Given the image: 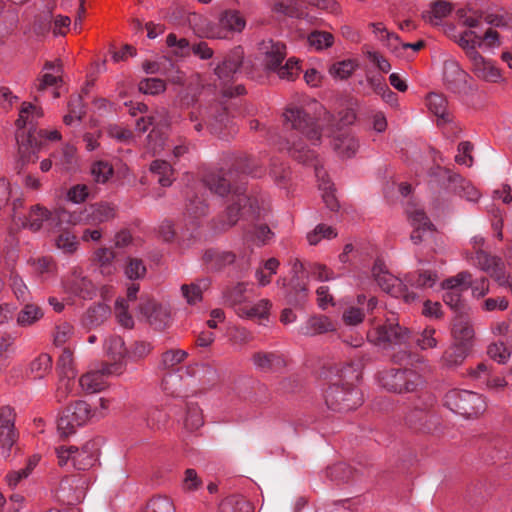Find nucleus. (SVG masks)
I'll use <instances>...</instances> for the list:
<instances>
[{"instance_id":"nucleus-32","label":"nucleus","mask_w":512,"mask_h":512,"mask_svg":"<svg viewBox=\"0 0 512 512\" xmlns=\"http://www.w3.org/2000/svg\"><path fill=\"white\" fill-rule=\"evenodd\" d=\"M88 225H99L113 219L115 208L108 203H96L86 207Z\"/></svg>"},{"instance_id":"nucleus-13","label":"nucleus","mask_w":512,"mask_h":512,"mask_svg":"<svg viewBox=\"0 0 512 512\" xmlns=\"http://www.w3.org/2000/svg\"><path fill=\"white\" fill-rule=\"evenodd\" d=\"M246 26L244 17L236 10L223 11L216 22L208 25L207 36L213 39H228L240 33Z\"/></svg>"},{"instance_id":"nucleus-14","label":"nucleus","mask_w":512,"mask_h":512,"mask_svg":"<svg viewBox=\"0 0 512 512\" xmlns=\"http://www.w3.org/2000/svg\"><path fill=\"white\" fill-rule=\"evenodd\" d=\"M372 274L379 287L386 293L396 298H403L405 302H411L418 298V295L409 291V288L399 278L385 270L381 263H375Z\"/></svg>"},{"instance_id":"nucleus-33","label":"nucleus","mask_w":512,"mask_h":512,"mask_svg":"<svg viewBox=\"0 0 512 512\" xmlns=\"http://www.w3.org/2000/svg\"><path fill=\"white\" fill-rule=\"evenodd\" d=\"M238 192V190H236ZM251 200L246 195L242 193H237L236 201L230 205L225 213L226 220L222 224V229H227L232 227L237 223L239 217L242 216L245 212H241L246 209L249 204V208H252Z\"/></svg>"},{"instance_id":"nucleus-38","label":"nucleus","mask_w":512,"mask_h":512,"mask_svg":"<svg viewBox=\"0 0 512 512\" xmlns=\"http://www.w3.org/2000/svg\"><path fill=\"white\" fill-rule=\"evenodd\" d=\"M470 351V349L452 343V345L443 353L442 362L448 368L457 367L464 362Z\"/></svg>"},{"instance_id":"nucleus-53","label":"nucleus","mask_w":512,"mask_h":512,"mask_svg":"<svg viewBox=\"0 0 512 512\" xmlns=\"http://www.w3.org/2000/svg\"><path fill=\"white\" fill-rule=\"evenodd\" d=\"M336 236L337 233L333 227L325 224H319L312 232L307 234V240L310 245H316L321 241V239H332Z\"/></svg>"},{"instance_id":"nucleus-25","label":"nucleus","mask_w":512,"mask_h":512,"mask_svg":"<svg viewBox=\"0 0 512 512\" xmlns=\"http://www.w3.org/2000/svg\"><path fill=\"white\" fill-rule=\"evenodd\" d=\"M120 253L106 247L98 248L92 256V263L103 276H111L117 271L116 262L119 261Z\"/></svg>"},{"instance_id":"nucleus-16","label":"nucleus","mask_w":512,"mask_h":512,"mask_svg":"<svg viewBox=\"0 0 512 512\" xmlns=\"http://www.w3.org/2000/svg\"><path fill=\"white\" fill-rule=\"evenodd\" d=\"M15 411L10 406H4L0 409V445L1 454L8 458L11 449L18 439V433L15 430Z\"/></svg>"},{"instance_id":"nucleus-57","label":"nucleus","mask_w":512,"mask_h":512,"mask_svg":"<svg viewBox=\"0 0 512 512\" xmlns=\"http://www.w3.org/2000/svg\"><path fill=\"white\" fill-rule=\"evenodd\" d=\"M138 87L144 94L158 95L165 91L166 83L160 78H146L140 81Z\"/></svg>"},{"instance_id":"nucleus-11","label":"nucleus","mask_w":512,"mask_h":512,"mask_svg":"<svg viewBox=\"0 0 512 512\" xmlns=\"http://www.w3.org/2000/svg\"><path fill=\"white\" fill-rule=\"evenodd\" d=\"M380 384L395 393L413 392L424 383L423 377L411 369H390L381 373Z\"/></svg>"},{"instance_id":"nucleus-54","label":"nucleus","mask_w":512,"mask_h":512,"mask_svg":"<svg viewBox=\"0 0 512 512\" xmlns=\"http://www.w3.org/2000/svg\"><path fill=\"white\" fill-rule=\"evenodd\" d=\"M91 174L95 182L104 184L113 175V167L106 161H97L91 167Z\"/></svg>"},{"instance_id":"nucleus-31","label":"nucleus","mask_w":512,"mask_h":512,"mask_svg":"<svg viewBox=\"0 0 512 512\" xmlns=\"http://www.w3.org/2000/svg\"><path fill=\"white\" fill-rule=\"evenodd\" d=\"M106 354L111 360L110 363H117L120 367V374L123 372V360L127 354L125 341L121 336H111L105 343Z\"/></svg>"},{"instance_id":"nucleus-62","label":"nucleus","mask_w":512,"mask_h":512,"mask_svg":"<svg viewBox=\"0 0 512 512\" xmlns=\"http://www.w3.org/2000/svg\"><path fill=\"white\" fill-rule=\"evenodd\" d=\"M487 353L494 361L505 364L510 358V351L503 342H495L488 346Z\"/></svg>"},{"instance_id":"nucleus-40","label":"nucleus","mask_w":512,"mask_h":512,"mask_svg":"<svg viewBox=\"0 0 512 512\" xmlns=\"http://www.w3.org/2000/svg\"><path fill=\"white\" fill-rule=\"evenodd\" d=\"M52 370V358L49 354L42 353L29 365V373L33 379H42Z\"/></svg>"},{"instance_id":"nucleus-49","label":"nucleus","mask_w":512,"mask_h":512,"mask_svg":"<svg viewBox=\"0 0 512 512\" xmlns=\"http://www.w3.org/2000/svg\"><path fill=\"white\" fill-rule=\"evenodd\" d=\"M370 26L377 39L383 42L384 45L391 49L397 48L400 41L395 33L389 32L382 23H371Z\"/></svg>"},{"instance_id":"nucleus-22","label":"nucleus","mask_w":512,"mask_h":512,"mask_svg":"<svg viewBox=\"0 0 512 512\" xmlns=\"http://www.w3.org/2000/svg\"><path fill=\"white\" fill-rule=\"evenodd\" d=\"M469 74L464 71L459 63L455 60H447L444 63L443 79L454 92H460L467 86Z\"/></svg>"},{"instance_id":"nucleus-60","label":"nucleus","mask_w":512,"mask_h":512,"mask_svg":"<svg viewBox=\"0 0 512 512\" xmlns=\"http://www.w3.org/2000/svg\"><path fill=\"white\" fill-rule=\"evenodd\" d=\"M319 189L322 191V198L327 208L331 211H336L339 208V203L335 196L332 183L329 180L322 179L319 183Z\"/></svg>"},{"instance_id":"nucleus-43","label":"nucleus","mask_w":512,"mask_h":512,"mask_svg":"<svg viewBox=\"0 0 512 512\" xmlns=\"http://www.w3.org/2000/svg\"><path fill=\"white\" fill-rule=\"evenodd\" d=\"M50 216L51 213L46 208L40 205L32 206L24 226L36 232L41 229L44 221L48 220Z\"/></svg>"},{"instance_id":"nucleus-36","label":"nucleus","mask_w":512,"mask_h":512,"mask_svg":"<svg viewBox=\"0 0 512 512\" xmlns=\"http://www.w3.org/2000/svg\"><path fill=\"white\" fill-rule=\"evenodd\" d=\"M182 427L187 432H194L204 425V417L201 408L197 404H188L185 415L180 421Z\"/></svg>"},{"instance_id":"nucleus-5","label":"nucleus","mask_w":512,"mask_h":512,"mask_svg":"<svg viewBox=\"0 0 512 512\" xmlns=\"http://www.w3.org/2000/svg\"><path fill=\"white\" fill-rule=\"evenodd\" d=\"M445 406L465 418L478 417L486 410V401L482 395L461 389H452L445 394Z\"/></svg>"},{"instance_id":"nucleus-9","label":"nucleus","mask_w":512,"mask_h":512,"mask_svg":"<svg viewBox=\"0 0 512 512\" xmlns=\"http://www.w3.org/2000/svg\"><path fill=\"white\" fill-rule=\"evenodd\" d=\"M410 338V332L401 327L393 319L375 327L368 332V340L381 349H394L396 346H404Z\"/></svg>"},{"instance_id":"nucleus-47","label":"nucleus","mask_w":512,"mask_h":512,"mask_svg":"<svg viewBox=\"0 0 512 512\" xmlns=\"http://www.w3.org/2000/svg\"><path fill=\"white\" fill-rule=\"evenodd\" d=\"M235 254L228 251H213L208 250L204 254V260L213 268H221L223 266L232 264L235 261Z\"/></svg>"},{"instance_id":"nucleus-30","label":"nucleus","mask_w":512,"mask_h":512,"mask_svg":"<svg viewBox=\"0 0 512 512\" xmlns=\"http://www.w3.org/2000/svg\"><path fill=\"white\" fill-rule=\"evenodd\" d=\"M252 362L261 371H278L286 365L283 355L276 352H257L252 356Z\"/></svg>"},{"instance_id":"nucleus-56","label":"nucleus","mask_w":512,"mask_h":512,"mask_svg":"<svg viewBox=\"0 0 512 512\" xmlns=\"http://www.w3.org/2000/svg\"><path fill=\"white\" fill-rule=\"evenodd\" d=\"M188 353L185 350L181 349H171L162 354L161 358V367L164 369H171L174 366L183 362Z\"/></svg>"},{"instance_id":"nucleus-51","label":"nucleus","mask_w":512,"mask_h":512,"mask_svg":"<svg viewBox=\"0 0 512 512\" xmlns=\"http://www.w3.org/2000/svg\"><path fill=\"white\" fill-rule=\"evenodd\" d=\"M274 237V233L267 225H257L247 235V239L258 246H262L271 241Z\"/></svg>"},{"instance_id":"nucleus-12","label":"nucleus","mask_w":512,"mask_h":512,"mask_svg":"<svg viewBox=\"0 0 512 512\" xmlns=\"http://www.w3.org/2000/svg\"><path fill=\"white\" fill-rule=\"evenodd\" d=\"M118 374H120V367L117 363L96 362L81 375L79 385L85 393H98L106 388L109 376Z\"/></svg>"},{"instance_id":"nucleus-35","label":"nucleus","mask_w":512,"mask_h":512,"mask_svg":"<svg viewBox=\"0 0 512 512\" xmlns=\"http://www.w3.org/2000/svg\"><path fill=\"white\" fill-rule=\"evenodd\" d=\"M452 12V5L445 0H436L431 4L429 10L423 12V19L432 24L440 25L442 20L446 18Z\"/></svg>"},{"instance_id":"nucleus-46","label":"nucleus","mask_w":512,"mask_h":512,"mask_svg":"<svg viewBox=\"0 0 512 512\" xmlns=\"http://www.w3.org/2000/svg\"><path fill=\"white\" fill-rule=\"evenodd\" d=\"M466 34H472L469 37L471 40H479V42L475 43V49L480 47L484 41H486L491 47L498 46L500 43L498 32L491 28L487 29L483 34L476 30H466L460 33L459 38H463Z\"/></svg>"},{"instance_id":"nucleus-58","label":"nucleus","mask_w":512,"mask_h":512,"mask_svg":"<svg viewBox=\"0 0 512 512\" xmlns=\"http://www.w3.org/2000/svg\"><path fill=\"white\" fill-rule=\"evenodd\" d=\"M87 215L86 208L83 210H75L73 212L62 209L58 212L57 217L61 222H67L71 225H80L88 224Z\"/></svg>"},{"instance_id":"nucleus-7","label":"nucleus","mask_w":512,"mask_h":512,"mask_svg":"<svg viewBox=\"0 0 512 512\" xmlns=\"http://www.w3.org/2000/svg\"><path fill=\"white\" fill-rule=\"evenodd\" d=\"M472 34H466L458 39L459 46L465 51L471 63V71L474 75L486 82L496 83L502 80L501 71L495 66L493 61L484 58L476 49L475 43L479 40H471Z\"/></svg>"},{"instance_id":"nucleus-1","label":"nucleus","mask_w":512,"mask_h":512,"mask_svg":"<svg viewBox=\"0 0 512 512\" xmlns=\"http://www.w3.org/2000/svg\"><path fill=\"white\" fill-rule=\"evenodd\" d=\"M311 109L319 114L317 122L310 117L308 111L298 106L287 107L283 116L287 127L300 133L313 145H317L323 136L330 137L335 133L332 125L333 116L316 101L311 104Z\"/></svg>"},{"instance_id":"nucleus-39","label":"nucleus","mask_w":512,"mask_h":512,"mask_svg":"<svg viewBox=\"0 0 512 512\" xmlns=\"http://www.w3.org/2000/svg\"><path fill=\"white\" fill-rule=\"evenodd\" d=\"M358 66L357 60L345 59L333 63L329 67L328 72L330 76L336 80H346L354 73Z\"/></svg>"},{"instance_id":"nucleus-20","label":"nucleus","mask_w":512,"mask_h":512,"mask_svg":"<svg viewBox=\"0 0 512 512\" xmlns=\"http://www.w3.org/2000/svg\"><path fill=\"white\" fill-rule=\"evenodd\" d=\"M474 264L490 277L494 278L500 285H504L507 282L504 273V264L500 258L490 256L485 251L479 249L476 251Z\"/></svg>"},{"instance_id":"nucleus-19","label":"nucleus","mask_w":512,"mask_h":512,"mask_svg":"<svg viewBox=\"0 0 512 512\" xmlns=\"http://www.w3.org/2000/svg\"><path fill=\"white\" fill-rule=\"evenodd\" d=\"M262 65L267 71L275 70L286 57V46L274 40H263L259 44Z\"/></svg>"},{"instance_id":"nucleus-29","label":"nucleus","mask_w":512,"mask_h":512,"mask_svg":"<svg viewBox=\"0 0 512 512\" xmlns=\"http://www.w3.org/2000/svg\"><path fill=\"white\" fill-rule=\"evenodd\" d=\"M335 330L333 321L325 315L310 317L300 328L299 333L304 336H314Z\"/></svg>"},{"instance_id":"nucleus-50","label":"nucleus","mask_w":512,"mask_h":512,"mask_svg":"<svg viewBox=\"0 0 512 512\" xmlns=\"http://www.w3.org/2000/svg\"><path fill=\"white\" fill-rule=\"evenodd\" d=\"M55 244L63 253L73 254L78 249L79 242L74 234L64 231L56 238Z\"/></svg>"},{"instance_id":"nucleus-61","label":"nucleus","mask_w":512,"mask_h":512,"mask_svg":"<svg viewBox=\"0 0 512 512\" xmlns=\"http://www.w3.org/2000/svg\"><path fill=\"white\" fill-rule=\"evenodd\" d=\"M274 71L281 79L294 80L299 75L300 67L297 60L290 58L284 65L280 64Z\"/></svg>"},{"instance_id":"nucleus-2","label":"nucleus","mask_w":512,"mask_h":512,"mask_svg":"<svg viewBox=\"0 0 512 512\" xmlns=\"http://www.w3.org/2000/svg\"><path fill=\"white\" fill-rule=\"evenodd\" d=\"M139 285L130 284V329L133 327V320L148 323L157 330L164 329L170 321L168 308L148 295L136 296Z\"/></svg>"},{"instance_id":"nucleus-37","label":"nucleus","mask_w":512,"mask_h":512,"mask_svg":"<svg viewBox=\"0 0 512 512\" xmlns=\"http://www.w3.org/2000/svg\"><path fill=\"white\" fill-rule=\"evenodd\" d=\"M448 180L457 184V193L467 199L468 201H477L480 197L479 191L468 181L461 178L460 175L453 173L449 170H445Z\"/></svg>"},{"instance_id":"nucleus-45","label":"nucleus","mask_w":512,"mask_h":512,"mask_svg":"<svg viewBox=\"0 0 512 512\" xmlns=\"http://www.w3.org/2000/svg\"><path fill=\"white\" fill-rule=\"evenodd\" d=\"M109 313L108 306L104 304L91 306L85 314L84 322L90 327L99 326L108 317Z\"/></svg>"},{"instance_id":"nucleus-41","label":"nucleus","mask_w":512,"mask_h":512,"mask_svg":"<svg viewBox=\"0 0 512 512\" xmlns=\"http://www.w3.org/2000/svg\"><path fill=\"white\" fill-rule=\"evenodd\" d=\"M150 171L159 176L158 182L162 187H168L174 181V170L165 160H154L150 165Z\"/></svg>"},{"instance_id":"nucleus-6","label":"nucleus","mask_w":512,"mask_h":512,"mask_svg":"<svg viewBox=\"0 0 512 512\" xmlns=\"http://www.w3.org/2000/svg\"><path fill=\"white\" fill-rule=\"evenodd\" d=\"M97 452L98 447L95 441H88L81 448L63 445L55 449L60 467L71 462L73 468L79 471H87L95 465Z\"/></svg>"},{"instance_id":"nucleus-34","label":"nucleus","mask_w":512,"mask_h":512,"mask_svg":"<svg viewBox=\"0 0 512 512\" xmlns=\"http://www.w3.org/2000/svg\"><path fill=\"white\" fill-rule=\"evenodd\" d=\"M438 280L437 274L430 270L417 271L405 276L407 287L425 290L434 287Z\"/></svg>"},{"instance_id":"nucleus-3","label":"nucleus","mask_w":512,"mask_h":512,"mask_svg":"<svg viewBox=\"0 0 512 512\" xmlns=\"http://www.w3.org/2000/svg\"><path fill=\"white\" fill-rule=\"evenodd\" d=\"M255 290L252 285L248 283H237L231 288H228L224 294V303L233 309L235 314L241 319H265L269 315L271 309V302L268 299L262 298L258 300V305L255 308L246 309V304L249 299L255 296Z\"/></svg>"},{"instance_id":"nucleus-52","label":"nucleus","mask_w":512,"mask_h":512,"mask_svg":"<svg viewBox=\"0 0 512 512\" xmlns=\"http://www.w3.org/2000/svg\"><path fill=\"white\" fill-rule=\"evenodd\" d=\"M148 139V149L151 151L153 155L162 154L167 148H170V145L167 142V139L154 128L147 136Z\"/></svg>"},{"instance_id":"nucleus-4","label":"nucleus","mask_w":512,"mask_h":512,"mask_svg":"<svg viewBox=\"0 0 512 512\" xmlns=\"http://www.w3.org/2000/svg\"><path fill=\"white\" fill-rule=\"evenodd\" d=\"M32 109L35 105L29 102H23L19 112V117L15 122L17 127L16 140L18 143V150L21 160L24 163L35 162L38 159V151L41 142H38L35 136L36 129L32 120Z\"/></svg>"},{"instance_id":"nucleus-8","label":"nucleus","mask_w":512,"mask_h":512,"mask_svg":"<svg viewBox=\"0 0 512 512\" xmlns=\"http://www.w3.org/2000/svg\"><path fill=\"white\" fill-rule=\"evenodd\" d=\"M324 399L327 407L337 412L354 410L363 402L360 391L351 385H344L341 379L325 390Z\"/></svg>"},{"instance_id":"nucleus-26","label":"nucleus","mask_w":512,"mask_h":512,"mask_svg":"<svg viewBox=\"0 0 512 512\" xmlns=\"http://www.w3.org/2000/svg\"><path fill=\"white\" fill-rule=\"evenodd\" d=\"M332 146L339 157L351 158L358 151L359 143L350 132L338 129L333 135Z\"/></svg>"},{"instance_id":"nucleus-63","label":"nucleus","mask_w":512,"mask_h":512,"mask_svg":"<svg viewBox=\"0 0 512 512\" xmlns=\"http://www.w3.org/2000/svg\"><path fill=\"white\" fill-rule=\"evenodd\" d=\"M273 10L276 13L291 17V18H300L303 15V11L299 8L297 2L289 1V2H277L274 4Z\"/></svg>"},{"instance_id":"nucleus-55","label":"nucleus","mask_w":512,"mask_h":512,"mask_svg":"<svg viewBox=\"0 0 512 512\" xmlns=\"http://www.w3.org/2000/svg\"><path fill=\"white\" fill-rule=\"evenodd\" d=\"M74 328L68 322H62L55 326L53 332V342L55 346L65 345L73 336Z\"/></svg>"},{"instance_id":"nucleus-28","label":"nucleus","mask_w":512,"mask_h":512,"mask_svg":"<svg viewBox=\"0 0 512 512\" xmlns=\"http://www.w3.org/2000/svg\"><path fill=\"white\" fill-rule=\"evenodd\" d=\"M428 110L437 118L438 125L451 122L452 117L448 109L447 99L438 93H430L426 97Z\"/></svg>"},{"instance_id":"nucleus-17","label":"nucleus","mask_w":512,"mask_h":512,"mask_svg":"<svg viewBox=\"0 0 512 512\" xmlns=\"http://www.w3.org/2000/svg\"><path fill=\"white\" fill-rule=\"evenodd\" d=\"M459 21L466 26L468 30H476L485 22L495 27H503L507 25V20L499 14H483L472 9H459L457 11Z\"/></svg>"},{"instance_id":"nucleus-59","label":"nucleus","mask_w":512,"mask_h":512,"mask_svg":"<svg viewBox=\"0 0 512 512\" xmlns=\"http://www.w3.org/2000/svg\"><path fill=\"white\" fill-rule=\"evenodd\" d=\"M365 318V309L361 306H349L343 314L342 320L348 326H357L363 322Z\"/></svg>"},{"instance_id":"nucleus-23","label":"nucleus","mask_w":512,"mask_h":512,"mask_svg":"<svg viewBox=\"0 0 512 512\" xmlns=\"http://www.w3.org/2000/svg\"><path fill=\"white\" fill-rule=\"evenodd\" d=\"M407 214L413 227L411 240L415 244H418L423 240L424 234L431 232L433 225L425 212L415 205H411L407 208Z\"/></svg>"},{"instance_id":"nucleus-24","label":"nucleus","mask_w":512,"mask_h":512,"mask_svg":"<svg viewBox=\"0 0 512 512\" xmlns=\"http://www.w3.org/2000/svg\"><path fill=\"white\" fill-rule=\"evenodd\" d=\"M244 58L242 47L237 46L230 51L221 64L215 68V74L224 82L233 79L238 72Z\"/></svg>"},{"instance_id":"nucleus-21","label":"nucleus","mask_w":512,"mask_h":512,"mask_svg":"<svg viewBox=\"0 0 512 512\" xmlns=\"http://www.w3.org/2000/svg\"><path fill=\"white\" fill-rule=\"evenodd\" d=\"M453 343L472 349L474 345L475 331L468 316L459 314L452 326Z\"/></svg>"},{"instance_id":"nucleus-42","label":"nucleus","mask_w":512,"mask_h":512,"mask_svg":"<svg viewBox=\"0 0 512 512\" xmlns=\"http://www.w3.org/2000/svg\"><path fill=\"white\" fill-rule=\"evenodd\" d=\"M42 309L35 304H25L17 315V324L22 327L30 326L43 317Z\"/></svg>"},{"instance_id":"nucleus-64","label":"nucleus","mask_w":512,"mask_h":512,"mask_svg":"<svg viewBox=\"0 0 512 512\" xmlns=\"http://www.w3.org/2000/svg\"><path fill=\"white\" fill-rule=\"evenodd\" d=\"M10 286L12 288V291H13L15 297L19 301H21V302L28 301L30 292L21 277H19L16 274H11Z\"/></svg>"},{"instance_id":"nucleus-27","label":"nucleus","mask_w":512,"mask_h":512,"mask_svg":"<svg viewBox=\"0 0 512 512\" xmlns=\"http://www.w3.org/2000/svg\"><path fill=\"white\" fill-rule=\"evenodd\" d=\"M232 176V171L224 172L220 170L218 172H211L207 174L204 177L203 182L212 193L223 197L231 190Z\"/></svg>"},{"instance_id":"nucleus-44","label":"nucleus","mask_w":512,"mask_h":512,"mask_svg":"<svg viewBox=\"0 0 512 512\" xmlns=\"http://www.w3.org/2000/svg\"><path fill=\"white\" fill-rule=\"evenodd\" d=\"M138 512H175L172 500L166 496L150 499Z\"/></svg>"},{"instance_id":"nucleus-15","label":"nucleus","mask_w":512,"mask_h":512,"mask_svg":"<svg viewBox=\"0 0 512 512\" xmlns=\"http://www.w3.org/2000/svg\"><path fill=\"white\" fill-rule=\"evenodd\" d=\"M471 280V274L463 271L457 275L446 279L442 283L444 290L443 301L451 309L459 311L462 314L464 303L462 300V294L469 287V281Z\"/></svg>"},{"instance_id":"nucleus-48","label":"nucleus","mask_w":512,"mask_h":512,"mask_svg":"<svg viewBox=\"0 0 512 512\" xmlns=\"http://www.w3.org/2000/svg\"><path fill=\"white\" fill-rule=\"evenodd\" d=\"M307 42L316 51H321L333 45L334 37L326 31H313L308 35Z\"/></svg>"},{"instance_id":"nucleus-18","label":"nucleus","mask_w":512,"mask_h":512,"mask_svg":"<svg viewBox=\"0 0 512 512\" xmlns=\"http://www.w3.org/2000/svg\"><path fill=\"white\" fill-rule=\"evenodd\" d=\"M66 293L82 299H92L96 295V289L92 281L75 270L62 281Z\"/></svg>"},{"instance_id":"nucleus-10","label":"nucleus","mask_w":512,"mask_h":512,"mask_svg":"<svg viewBox=\"0 0 512 512\" xmlns=\"http://www.w3.org/2000/svg\"><path fill=\"white\" fill-rule=\"evenodd\" d=\"M91 406L83 400H78L67 406L57 421V430L62 438L75 433L76 428L83 426L93 417Z\"/></svg>"}]
</instances>
